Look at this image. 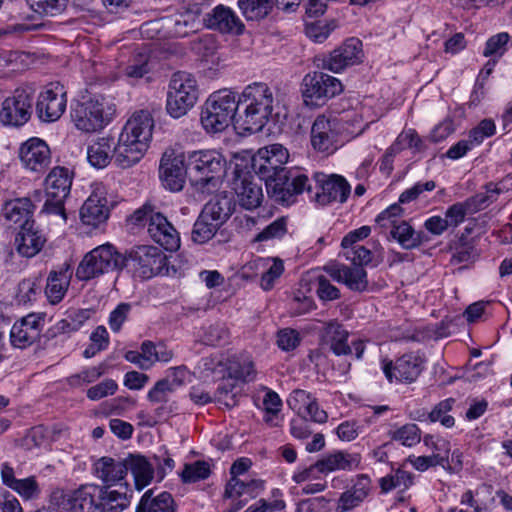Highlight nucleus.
Segmentation results:
<instances>
[{"label": "nucleus", "mask_w": 512, "mask_h": 512, "mask_svg": "<svg viewBox=\"0 0 512 512\" xmlns=\"http://www.w3.org/2000/svg\"><path fill=\"white\" fill-rule=\"evenodd\" d=\"M238 127L249 133L263 129L270 118L280 117L279 102L275 101L272 90L265 83L247 86L237 98Z\"/></svg>", "instance_id": "nucleus-1"}, {"label": "nucleus", "mask_w": 512, "mask_h": 512, "mask_svg": "<svg viewBox=\"0 0 512 512\" xmlns=\"http://www.w3.org/2000/svg\"><path fill=\"white\" fill-rule=\"evenodd\" d=\"M154 120L148 110L132 114L124 125L118 144L114 146V162L120 168H129L140 161L149 147Z\"/></svg>", "instance_id": "nucleus-2"}, {"label": "nucleus", "mask_w": 512, "mask_h": 512, "mask_svg": "<svg viewBox=\"0 0 512 512\" xmlns=\"http://www.w3.org/2000/svg\"><path fill=\"white\" fill-rule=\"evenodd\" d=\"M227 161L215 149L196 150L186 153V168L191 183L197 192H215L226 172Z\"/></svg>", "instance_id": "nucleus-3"}, {"label": "nucleus", "mask_w": 512, "mask_h": 512, "mask_svg": "<svg viewBox=\"0 0 512 512\" xmlns=\"http://www.w3.org/2000/svg\"><path fill=\"white\" fill-rule=\"evenodd\" d=\"M239 108L236 93L223 89L212 93L201 111V124L208 133L224 131L230 123L238 127Z\"/></svg>", "instance_id": "nucleus-4"}, {"label": "nucleus", "mask_w": 512, "mask_h": 512, "mask_svg": "<svg viewBox=\"0 0 512 512\" xmlns=\"http://www.w3.org/2000/svg\"><path fill=\"white\" fill-rule=\"evenodd\" d=\"M116 112L115 104L104 96L77 103L71 118L77 129L90 133L104 128Z\"/></svg>", "instance_id": "nucleus-5"}, {"label": "nucleus", "mask_w": 512, "mask_h": 512, "mask_svg": "<svg viewBox=\"0 0 512 512\" xmlns=\"http://www.w3.org/2000/svg\"><path fill=\"white\" fill-rule=\"evenodd\" d=\"M199 90L195 77L188 72L178 71L171 77L166 110L173 118H180L194 107L198 100Z\"/></svg>", "instance_id": "nucleus-6"}, {"label": "nucleus", "mask_w": 512, "mask_h": 512, "mask_svg": "<svg viewBox=\"0 0 512 512\" xmlns=\"http://www.w3.org/2000/svg\"><path fill=\"white\" fill-rule=\"evenodd\" d=\"M268 196L276 203L289 206L297 195L307 191L311 193L312 184L307 175L299 171H280L265 182Z\"/></svg>", "instance_id": "nucleus-7"}, {"label": "nucleus", "mask_w": 512, "mask_h": 512, "mask_svg": "<svg viewBox=\"0 0 512 512\" xmlns=\"http://www.w3.org/2000/svg\"><path fill=\"white\" fill-rule=\"evenodd\" d=\"M342 83L337 78L321 71L305 75L302 81L304 103L311 107L323 106L329 99L340 94Z\"/></svg>", "instance_id": "nucleus-8"}, {"label": "nucleus", "mask_w": 512, "mask_h": 512, "mask_svg": "<svg viewBox=\"0 0 512 512\" xmlns=\"http://www.w3.org/2000/svg\"><path fill=\"white\" fill-rule=\"evenodd\" d=\"M72 176L65 167H55L45 179L46 201L42 212L61 215L66 220L64 201L70 193Z\"/></svg>", "instance_id": "nucleus-9"}, {"label": "nucleus", "mask_w": 512, "mask_h": 512, "mask_svg": "<svg viewBox=\"0 0 512 512\" xmlns=\"http://www.w3.org/2000/svg\"><path fill=\"white\" fill-rule=\"evenodd\" d=\"M67 92L59 82L47 84L40 92L36 102V113L44 122L58 120L66 110Z\"/></svg>", "instance_id": "nucleus-10"}, {"label": "nucleus", "mask_w": 512, "mask_h": 512, "mask_svg": "<svg viewBox=\"0 0 512 512\" xmlns=\"http://www.w3.org/2000/svg\"><path fill=\"white\" fill-rule=\"evenodd\" d=\"M33 91L18 89L12 97L6 98L0 109V120L4 125L19 127L32 115Z\"/></svg>", "instance_id": "nucleus-11"}, {"label": "nucleus", "mask_w": 512, "mask_h": 512, "mask_svg": "<svg viewBox=\"0 0 512 512\" xmlns=\"http://www.w3.org/2000/svg\"><path fill=\"white\" fill-rule=\"evenodd\" d=\"M314 182L317 188L314 199L322 206L332 202L344 203L351 192L350 184L344 177L337 174L316 173Z\"/></svg>", "instance_id": "nucleus-12"}, {"label": "nucleus", "mask_w": 512, "mask_h": 512, "mask_svg": "<svg viewBox=\"0 0 512 512\" xmlns=\"http://www.w3.org/2000/svg\"><path fill=\"white\" fill-rule=\"evenodd\" d=\"M187 174L186 154H177L173 150L163 154L159 166V177L165 188L173 192L181 191Z\"/></svg>", "instance_id": "nucleus-13"}, {"label": "nucleus", "mask_w": 512, "mask_h": 512, "mask_svg": "<svg viewBox=\"0 0 512 512\" xmlns=\"http://www.w3.org/2000/svg\"><path fill=\"white\" fill-rule=\"evenodd\" d=\"M425 359L418 353L410 352L397 358L395 362L386 361L383 364V372L386 378L392 382L412 383L421 374Z\"/></svg>", "instance_id": "nucleus-14"}, {"label": "nucleus", "mask_w": 512, "mask_h": 512, "mask_svg": "<svg viewBox=\"0 0 512 512\" xmlns=\"http://www.w3.org/2000/svg\"><path fill=\"white\" fill-rule=\"evenodd\" d=\"M288 159V150L283 145L275 143L258 150L253 166L266 182L269 176L274 178V174H278L280 171H288L284 167Z\"/></svg>", "instance_id": "nucleus-15"}, {"label": "nucleus", "mask_w": 512, "mask_h": 512, "mask_svg": "<svg viewBox=\"0 0 512 512\" xmlns=\"http://www.w3.org/2000/svg\"><path fill=\"white\" fill-rule=\"evenodd\" d=\"M44 322V313H30L16 321L10 330L11 345L19 349L31 346L40 338Z\"/></svg>", "instance_id": "nucleus-16"}, {"label": "nucleus", "mask_w": 512, "mask_h": 512, "mask_svg": "<svg viewBox=\"0 0 512 512\" xmlns=\"http://www.w3.org/2000/svg\"><path fill=\"white\" fill-rule=\"evenodd\" d=\"M323 269L333 280L346 285L352 291L363 292L368 287L367 273L362 264L352 262L344 265L331 262Z\"/></svg>", "instance_id": "nucleus-17"}, {"label": "nucleus", "mask_w": 512, "mask_h": 512, "mask_svg": "<svg viewBox=\"0 0 512 512\" xmlns=\"http://www.w3.org/2000/svg\"><path fill=\"white\" fill-rule=\"evenodd\" d=\"M338 121L336 118L319 115L311 128V144L322 153H332L338 148Z\"/></svg>", "instance_id": "nucleus-18"}, {"label": "nucleus", "mask_w": 512, "mask_h": 512, "mask_svg": "<svg viewBox=\"0 0 512 512\" xmlns=\"http://www.w3.org/2000/svg\"><path fill=\"white\" fill-rule=\"evenodd\" d=\"M362 58V42L360 39L352 37L347 39L340 47L333 50L329 56L323 60V67L334 73H339L348 66L360 63Z\"/></svg>", "instance_id": "nucleus-19"}, {"label": "nucleus", "mask_w": 512, "mask_h": 512, "mask_svg": "<svg viewBox=\"0 0 512 512\" xmlns=\"http://www.w3.org/2000/svg\"><path fill=\"white\" fill-rule=\"evenodd\" d=\"M261 177L248 173H237L233 181V189L239 205L247 210L258 208L263 201Z\"/></svg>", "instance_id": "nucleus-20"}, {"label": "nucleus", "mask_w": 512, "mask_h": 512, "mask_svg": "<svg viewBox=\"0 0 512 512\" xmlns=\"http://www.w3.org/2000/svg\"><path fill=\"white\" fill-rule=\"evenodd\" d=\"M205 25L212 30L223 34L240 35L244 32L245 25L228 6L219 4L204 16Z\"/></svg>", "instance_id": "nucleus-21"}, {"label": "nucleus", "mask_w": 512, "mask_h": 512, "mask_svg": "<svg viewBox=\"0 0 512 512\" xmlns=\"http://www.w3.org/2000/svg\"><path fill=\"white\" fill-rule=\"evenodd\" d=\"M148 233L151 238L168 252H175L180 247L179 233L161 213L150 215Z\"/></svg>", "instance_id": "nucleus-22"}, {"label": "nucleus", "mask_w": 512, "mask_h": 512, "mask_svg": "<svg viewBox=\"0 0 512 512\" xmlns=\"http://www.w3.org/2000/svg\"><path fill=\"white\" fill-rule=\"evenodd\" d=\"M19 156L23 165L35 172L44 170L50 163V149L39 138H31L22 144Z\"/></svg>", "instance_id": "nucleus-23"}, {"label": "nucleus", "mask_w": 512, "mask_h": 512, "mask_svg": "<svg viewBox=\"0 0 512 512\" xmlns=\"http://www.w3.org/2000/svg\"><path fill=\"white\" fill-rule=\"evenodd\" d=\"M236 202L231 193L222 191L214 195L203 207L201 214L221 227L234 213Z\"/></svg>", "instance_id": "nucleus-24"}, {"label": "nucleus", "mask_w": 512, "mask_h": 512, "mask_svg": "<svg viewBox=\"0 0 512 512\" xmlns=\"http://www.w3.org/2000/svg\"><path fill=\"white\" fill-rule=\"evenodd\" d=\"M127 258H82L76 270V277L88 281L114 269L121 270Z\"/></svg>", "instance_id": "nucleus-25"}, {"label": "nucleus", "mask_w": 512, "mask_h": 512, "mask_svg": "<svg viewBox=\"0 0 512 512\" xmlns=\"http://www.w3.org/2000/svg\"><path fill=\"white\" fill-rule=\"evenodd\" d=\"M103 189H96L84 202L80 209V217L84 224L98 226L109 216V208Z\"/></svg>", "instance_id": "nucleus-26"}, {"label": "nucleus", "mask_w": 512, "mask_h": 512, "mask_svg": "<svg viewBox=\"0 0 512 512\" xmlns=\"http://www.w3.org/2000/svg\"><path fill=\"white\" fill-rule=\"evenodd\" d=\"M93 472L106 485L105 487L121 485L127 476V458L116 460L108 456L101 457L93 464Z\"/></svg>", "instance_id": "nucleus-27"}, {"label": "nucleus", "mask_w": 512, "mask_h": 512, "mask_svg": "<svg viewBox=\"0 0 512 512\" xmlns=\"http://www.w3.org/2000/svg\"><path fill=\"white\" fill-rule=\"evenodd\" d=\"M46 241L45 235L35 227V223H27L22 225L14 244L21 256H36L42 251Z\"/></svg>", "instance_id": "nucleus-28"}, {"label": "nucleus", "mask_w": 512, "mask_h": 512, "mask_svg": "<svg viewBox=\"0 0 512 512\" xmlns=\"http://www.w3.org/2000/svg\"><path fill=\"white\" fill-rule=\"evenodd\" d=\"M72 278L71 265L65 262L58 269L51 270L45 288L48 301L56 305L64 298Z\"/></svg>", "instance_id": "nucleus-29"}, {"label": "nucleus", "mask_w": 512, "mask_h": 512, "mask_svg": "<svg viewBox=\"0 0 512 512\" xmlns=\"http://www.w3.org/2000/svg\"><path fill=\"white\" fill-rule=\"evenodd\" d=\"M349 332L338 321H329L324 324L321 339L323 344L337 356L352 354L348 344Z\"/></svg>", "instance_id": "nucleus-30"}, {"label": "nucleus", "mask_w": 512, "mask_h": 512, "mask_svg": "<svg viewBox=\"0 0 512 512\" xmlns=\"http://www.w3.org/2000/svg\"><path fill=\"white\" fill-rule=\"evenodd\" d=\"M58 494H60L59 498L61 499L58 505L66 510L74 512H95L96 502L92 493L88 491L86 486L68 492H55L54 497L56 498Z\"/></svg>", "instance_id": "nucleus-31"}, {"label": "nucleus", "mask_w": 512, "mask_h": 512, "mask_svg": "<svg viewBox=\"0 0 512 512\" xmlns=\"http://www.w3.org/2000/svg\"><path fill=\"white\" fill-rule=\"evenodd\" d=\"M34 205L29 198H18L7 201L2 208V215L6 221L17 224L22 229V225L35 223L32 220Z\"/></svg>", "instance_id": "nucleus-32"}, {"label": "nucleus", "mask_w": 512, "mask_h": 512, "mask_svg": "<svg viewBox=\"0 0 512 512\" xmlns=\"http://www.w3.org/2000/svg\"><path fill=\"white\" fill-rule=\"evenodd\" d=\"M124 489L125 491L111 490L110 487L100 488L95 512H121L127 508L130 504L127 485Z\"/></svg>", "instance_id": "nucleus-33"}, {"label": "nucleus", "mask_w": 512, "mask_h": 512, "mask_svg": "<svg viewBox=\"0 0 512 512\" xmlns=\"http://www.w3.org/2000/svg\"><path fill=\"white\" fill-rule=\"evenodd\" d=\"M360 463L358 454L336 451L328 454L315 463L319 473H329L336 470H350Z\"/></svg>", "instance_id": "nucleus-34"}, {"label": "nucleus", "mask_w": 512, "mask_h": 512, "mask_svg": "<svg viewBox=\"0 0 512 512\" xmlns=\"http://www.w3.org/2000/svg\"><path fill=\"white\" fill-rule=\"evenodd\" d=\"M130 260L135 262L134 266L139 275L144 279L157 275L169 276L177 273L174 265H168V258H130Z\"/></svg>", "instance_id": "nucleus-35"}, {"label": "nucleus", "mask_w": 512, "mask_h": 512, "mask_svg": "<svg viewBox=\"0 0 512 512\" xmlns=\"http://www.w3.org/2000/svg\"><path fill=\"white\" fill-rule=\"evenodd\" d=\"M163 27L171 37H186L198 30L197 17L187 11L167 18Z\"/></svg>", "instance_id": "nucleus-36"}, {"label": "nucleus", "mask_w": 512, "mask_h": 512, "mask_svg": "<svg viewBox=\"0 0 512 512\" xmlns=\"http://www.w3.org/2000/svg\"><path fill=\"white\" fill-rule=\"evenodd\" d=\"M176 504L172 495L162 492L152 497V490H148L142 496L136 512H175Z\"/></svg>", "instance_id": "nucleus-37"}, {"label": "nucleus", "mask_w": 512, "mask_h": 512, "mask_svg": "<svg viewBox=\"0 0 512 512\" xmlns=\"http://www.w3.org/2000/svg\"><path fill=\"white\" fill-rule=\"evenodd\" d=\"M134 476L135 486L138 490L150 484L153 479V465L141 455H129L127 457V471Z\"/></svg>", "instance_id": "nucleus-38"}, {"label": "nucleus", "mask_w": 512, "mask_h": 512, "mask_svg": "<svg viewBox=\"0 0 512 512\" xmlns=\"http://www.w3.org/2000/svg\"><path fill=\"white\" fill-rule=\"evenodd\" d=\"M114 153L113 141L110 138H98L87 148V158L89 163L95 168L106 167Z\"/></svg>", "instance_id": "nucleus-39"}, {"label": "nucleus", "mask_w": 512, "mask_h": 512, "mask_svg": "<svg viewBox=\"0 0 512 512\" xmlns=\"http://www.w3.org/2000/svg\"><path fill=\"white\" fill-rule=\"evenodd\" d=\"M369 483L366 478L359 480L351 489L343 492L338 500L336 512H346L360 505L367 497Z\"/></svg>", "instance_id": "nucleus-40"}, {"label": "nucleus", "mask_w": 512, "mask_h": 512, "mask_svg": "<svg viewBox=\"0 0 512 512\" xmlns=\"http://www.w3.org/2000/svg\"><path fill=\"white\" fill-rule=\"evenodd\" d=\"M228 376L243 382L253 381L256 377L254 362L248 356H234L227 365Z\"/></svg>", "instance_id": "nucleus-41"}, {"label": "nucleus", "mask_w": 512, "mask_h": 512, "mask_svg": "<svg viewBox=\"0 0 512 512\" xmlns=\"http://www.w3.org/2000/svg\"><path fill=\"white\" fill-rule=\"evenodd\" d=\"M238 6L247 21H260L271 13L275 0H238Z\"/></svg>", "instance_id": "nucleus-42"}, {"label": "nucleus", "mask_w": 512, "mask_h": 512, "mask_svg": "<svg viewBox=\"0 0 512 512\" xmlns=\"http://www.w3.org/2000/svg\"><path fill=\"white\" fill-rule=\"evenodd\" d=\"M391 225L390 235L402 248L413 249L421 244V233L416 232L407 222L402 221L397 224L395 220H392Z\"/></svg>", "instance_id": "nucleus-43"}, {"label": "nucleus", "mask_w": 512, "mask_h": 512, "mask_svg": "<svg viewBox=\"0 0 512 512\" xmlns=\"http://www.w3.org/2000/svg\"><path fill=\"white\" fill-rule=\"evenodd\" d=\"M435 449L440 451L443 450L444 454L434 453L430 456H410L408 461L411 465L419 471H425L429 467L433 466H444L448 463V452H449V443L442 441L440 444H435Z\"/></svg>", "instance_id": "nucleus-44"}, {"label": "nucleus", "mask_w": 512, "mask_h": 512, "mask_svg": "<svg viewBox=\"0 0 512 512\" xmlns=\"http://www.w3.org/2000/svg\"><path fill=\"white\" fill-rule=\"evenodd\" d=\"M220 227L208 218H204L200 213L198 219L194 223L191 232V239L196 244H203L209 241Z\"/></svg>", "instance_id": "nucleus-45"}, {"label": "nucleus", "mask_w": 512, "mask_h": 512, "mask_svg": "<svg viewBox=\"0 0 512 512\" xmlns=\"http://www.w3.org/2000/svg\"><path fill=\"white\" fill-rule=\"evenodd\" d=\"M211 474L210 465L205 461H195L185 464L184 469L180 473L183 483H195L207 479Z\"/></svg>", "instance_id": "nucleus-46"}, {"label": "nucleus", "mask_w": 512, "mask_h": 512, "mask_svg": "<svg viewBox=\"0 0 512 512\" xmlns=\"http://www.w3.org/2000/svg\"><path fill=\"white\" fill-rule=\"evenodd\" d=\"M455 400L453 398L445 399L439 402L431 412L428 414V418L431 422L440 421V423L447 428H451L454 426L455 420L454 417L448 415V412L451 411Z\"/></svg>", "instance_id": "nucleus-47"}, {"label": "nucleus", "mask_w": 512, "mask_h": 512, "mask_svg": "<svg viewBox=\"0 0 512 512\" xmlns=\"http://www.w3.org/2000/svg\"><path fill=\"white\" fill-rule=\"evenodd\" d=\"M392 439L411 447L420 442L421 431L416 424H405L393 432Z\"/></svg>", "instance_id": "nucleus-48"}, {"label": "nucleus", "mask_w": 512, "mask_h": 512, "mask_svg": "<svg viewBox=\"0 0 512 512\" xmlns=\"http://www.w3.org/2000/svg\"><path fill=\"white\" fill-rule=\"evenodd\" d=\"M411 484V475L401 469H397L394 474L387 475L380 479V487L383 492H389L399 487L408 488Z\"/></svg>", "instance_id": "nucleus-49"}, {"label": "nucleus", "mask_w": 512, "mask_h": 512, "mask_svg": "<svg viewBox=\"0 0 512 512\" xmlns=\"http://www.w3.org/2000/svg\"><path fill=\"white\" fill-rule=\"evenodd\" d=\"M30 7L38 14L56 15L62 12L68 0H27Z\"/></svg>", "instance_id": "nucleus-50"}, {"label": "nucleus", "mask_w": 512, "mask_h": 512, "mask_svg": "<svg viewBox=\"0 0 512 512\" xmlns=\"http://www.w3.org/2000/svg\"><path fill=\"white\" fill-rule=\"evenodd\" d=\"M271 260V265L263 272L260 281V286L265 291L271 290L275 285V281L279 279L284 272V263L280 258H271Z\"/></svg>", "instance_id": "nucleus-51"}, {"label": "nucleus", "mask_w": 512, "mask_h": 512, "mask_svg": "<svg viewBox=\"0 0 512 512\" xmlns=\"http://www.w3.org/2000/svg\"><path fill=\"white\" fill-rule=\"evenodd\" d=\"M229 338L228 329L220 323L210 325L202 336V342L206 345L216 346L225 343Z\"/></svg>", "instance_id": "nucleus-52"}, {"label": "nucleus", "mask_w": 512, "mask_h": 512, "mask_svg": "<svg viewBox=\"0 0 512 512\" xmlns=\"http://www.w3.org/2000/svg\"><path fill=\"white\" fill-rule=\"evenodd\" d=\"M149 55L139 53L135 55L125 68V74L131 78H141L149 72Z\"/></svg>", "instance_id": "nucleus-53"}, {"label": "nucleus", "mask_w": 512, "mask_h": 512, "mask_svg": "<svg viewBox=\"0 0 512 512\" xmlns=\"http://www.w3.org/2000/svg\"><path fill=\"white\" fill-rule=\"evenodd\" d=\"M496 126L493 120L483 119L468 135L472 145H479L487 137L495 134Z\"/></svg>", "instance_id": "nucleus-54"}, {"label": "nucleus", "mask_w": 512, "mask_h": 512, "mask_svg": "<svg viewBox=\"0 0 512 512\" xmlns=\"http://www.w3.org/2000/svg\"><path fill=\"white\" fill-rule=\"evenodd\" d=\"M314 399V397L306 392L305 390L296 389L294 390L288 400V406L297 413V415H304V410L309 407V404Z\"/></svg>", "instance_id": "nucleus-55"}, {"label": "nucleus", "mask_w": 512, "mask_h": 512, "mask_svg": "<svg viewBox=\"0 0 512 512\" xmlns=\"http://www.w3.org/2000/svg\"><path fill=\"white\" fill-rule=\"evenodd\" d=\"M170 379L164 378L156 382L152 389L149 390L147 398L153 403H162L169 400V395L174 392Z\"/></svg>", "instance_id": "nucleus-56"}, {"label": "nucleus", "mask_w": 512, "mask_h": 512, "mask_svg": "<svg viewBox=\"0 0 512 512\" xmlns=\"http://www.w3.org/2000/svg\"><path fill=\"white\" fill-rule=\"evenodd\" d=\"M471 231V228H466L465 233H463L455 243L457 256H478L481 253V251L477 249L475 239L469 237Z\"/></svg>", "instance_id": "nucleus-57"}, {"label": "nucleus", "mask_w": 512, "mask_h": 512, "mask_svg": "<svg viewBox=\"0 0 512 512\" xmlns=\"http://www.w3.org/2000/svg\"><path fill=\"white\" fill-rule=\"evenodd\" d=\"M39 286L36 280L24 279L18 284L16 299L18 303L26 304L36 299Z\"/></svg>", "instance_id": "nucleus-58"}, {"label": "nucleus", "mask_w": 512, "mask_h": 512, "mask_svg": "<svg viewBox=\"0 0 512 512\" xmlns=\"http://www.w3.org/2000/svg\"><path fill=\"white\" fill-rule=\"evenodd\" d=\"M11 489L25 499L35 498L40 493L36 479L33 476L25 479H17L13 486H11Z\"/></svg>", "instance_id": "nucleus-59"}, {"label": "nucleus", "mask_w": 512, "mask_h": 512, "mask_svg": "<svg viewBox=\"0 0 512 512\" xmlns=\"http://www.w3.org/2000/svg\"><path fill=\"white\" fill-rule=\"evenodd\" d=\"M471 213L465 202H458L451 205L445 212L444 220L447 221V227H457L465 219V216Z\"/></svg>", "instance_id": "nucleus-60"}, {"label": "nucleus", "mask_w": 512, "mask_h": 512, "mask_svg": "<svg viewBox=\"0 0 512 512\" xmlns=\"http://www.w3.org/2000/svg\"><path fill=\"white\" fill-rule=\"evenodd\" d=\"M193 50L202 59L208 60L217 51V44L212 35H205L193 43Z\"/></svg>", "instance_id": "nucleus-61"}, {"label": "nucleus", "mask_w": 512, "mask_h": 512, "mask_svg": "<svg viewBox=\"0 0 512 512\" xmlns=\"http://www.w3.org/2000/svg\"><path fill=\"white\" fill-rule=\"evenodd\" d=\"M316 294L322 301H333L340 298V290L322 275L317 277Z\"/></svg>", "instance_id": "nucleus-62"}, {"label": "nucleus", "mask_w": 512, "mask_h": 512, "mask_svg": "<svg viewBox=\"0 0 512 512\" xmlns=\"http://www.w3.org/2000/svg\"><path fill=\"white\" fill-rule=\"evenodd\" d=\"M286 233V221L280 218L272 222L265 229H263L256 237L255 241H264L275 238H280Z\"/></svg>", "instance_id": "nucleus-63"}, {"label": "nucleus", "mask_w": 512, "mask_h": 512, "mask_svg": "<svg viewBox=\"0 0 512 512\" xmlns=\"http://www.w3.org/2000/svg\"><path fill=\"white\" fill-rule=\"evenodd\" d=\"M330 499L319 496L309 499H304L298 502L296 512H321L327 508Z\"/></svg>", "instance_id": "nucleus-64"}]
</instances>
